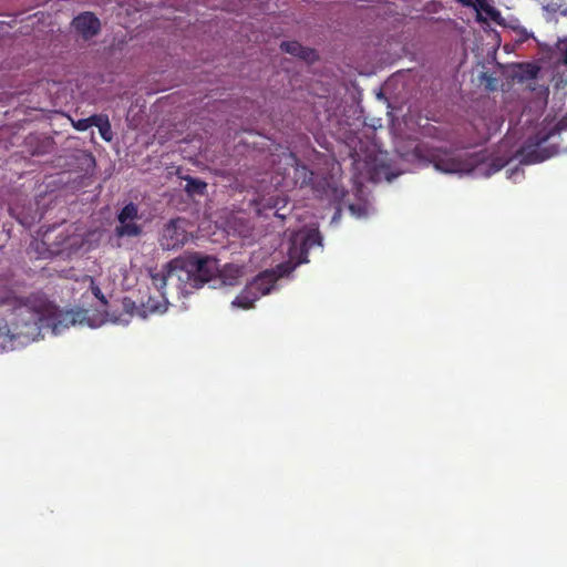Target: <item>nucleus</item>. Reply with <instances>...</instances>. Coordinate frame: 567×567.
Listing matches in <instances>:
<instances>
[{
	"instance_id": "18",
	"label": "nucleus",
	"mask_w": 567,
	"mask_h": 567,
	"mask_svg": "<svg viewBox=\"0 0 567 567\" xmlns=\"http://www.w3.org/2000/svg\"><path fill=\"white\" fill-rule=\"evenodd\" d=\"M254 290L247 285L241 292L233 300L231 305L241 309H250L258 300L252 293Z\"/></svg>"
},
{
	"instance_id": "9",
	"label": "nucleus",
	"mask_w": 567,
	"mask_h": 567,
	"mask_svg": "<svg viewBox=\"0 0 567 567\" xmlns=\"http://www.w3.org/2000/svg\"><path fill=\"white\" fill-rule=\"evenodd\" d=\"M72 27L83 39L89 40L100 32L101 22L92 12H83L73 19Z\"/></svg>"
},
{
	"instance_id": "10",
	"label": "nucleus",
	"mask_w": 567,
	"mask_h": 567,
	"mask_svg": "<svg viewBox=\"0 0 567 567\" xmlns=\"http://www.w3.org/2000/svg\"><path fill=\"white\" fill-rule=\"evenodd\" d=\"M56 230L58 229L55 227H53L50 230H47L43 234V238H42L43 245L48 246V250L52 255H59L71 246V245H69V240L71 239V236L65 230H59L56 233V235L54 236V239L52 238V235Z\"/></svg>"
},
{
	"instance_id": "13",
	"label": "nucleus",
	"mask_w": 567,
	"mask_h": 567,
	"mask_svg": "<svg viewBox=\"0 0 567 567\" xmlns=\"http://www.w3.org/2000/svg\"><path fill=\"white\" fill-rule=\"evenodd\" d=\"M12 279L7 274H0V308L9 309L18 299Z\"/></svg>"
},
{
	"instance_id": "12",
	"label": "nucleus",
	"mask_w": 567,
	"mask_h": 567,
	"mask_svg": "<svg viewBox=\"0 0 567 567\" xmlns=\"http://www.w3.org/2000/svg\"><path fill=\"white\" fill-rule=\"evenodd\" d=\"M141 306L143 317L165 312L168 306L166 292L150 295L145 301H142Z\"/></svg>"
},
{
	"instance_id": "8",
	"label": "nucleus",
	"mask_w": 567,
	"mask_h": 567,
	"mask_svg": "<svg viewBox=\"0 0 567 567\" xmlns=\"http://www.w3.org/2000/svg\"><path fill=\"white\" fill-rule=\"evenodd\" d=\"M430 161L434 164V167L437 171L443 173H461L473 169L472 163H467L447 154L441 155L439 153H433L431 154Z\"/></svg>"
},
{
	"instance_id": "19",
	"label": "nucleus",
	"mask_w": 567,
	"mask_h": 567,
	"mask_svg": "<svg viewBox=\"0 0 567 567\" xmlns=\"http://www.w3.org/2000/svg\"><path fill=\"white\" fill-rule=\"evenodd\" d=\"M94 126L99 128L100 135L104 141H106V142L112 141L113 132H112L111 123H110L107 115L96 114V120H95Z\"/></svg>"
},
{
	"instance_id": "23",
	"label": "nucleus",
	"mask_w": 567,
	"mask_h": 567,
	"mask_svg": "<svg viewBox=\"0 0 567 567\" xmlns=\"http://www.w3.org/2000/svg\"><path fill=\"white\" fill-rule=\"evenodd\" d=\"M93 293H94V296H95L97 299H100L102 302H104V303L106 302L105 297L102 295V292H101V290H100V288H99V287L93 288Z\"/></svg>"
},
{
	"instance_id": "14",
	"label": "nucleus",
	"mask_w": 567,
	"mask_h": 567,
	"mask_svg": "<svg viewBox=\"0 0 567 567\" xmlns=\"http://www.w3.org/2000/svg\"><path fill=\"white\" fill-rule=\"evenodd\" d=\"M280 49L293 56H298L303 61L313 62L318 59L313 49L305 48L297 41H286L280 44Z\"/></svg>"
},
{
	"instance_id": "11",
	"label": "nucleus",
	"mask_w": 567,
	"mask_h": 567,
	"mask_svg": "<svg viewBox=\"0 0 567 567\" xmlns=\"http://www.w3.org/2000/svg\"><path fill=\"white\" fill-rule=\"evenodd\" d=\"M287 164L293 168V179L300 187L308 186L312 182L313 173L306 165L301 164L293 153L286 156Z\"/></svg>"
},
{
	"instance_id": "2",
	"label": "nucleus",
	"mask_w": 567,
	"mask_h": 567,
	"mask_svg": "<svg viewBox=\"0 0 567 567\" xmlns=\"http://www.w3.org/2000/svg\"><path fill=\"white\" fill-rule=\"evenodd\" d=\"M216 270V258L193 252L174 258L159 270L151 268L148 275L157 293L165 292L167 284H172L182 295H188L209 282Z\"/></svg>"
},
{
	"instance_id": "7",
	"label": "nucleus",
	"mask_w": 567,
	"mask_h": 567,
	"mask_svg": "<svg viewBox=\"0 0 567 567\" xmlns=\"http://www.w3.org/2000/svg\"><path fill=\"white\" fill-rule=\"evenodd\" d=\"M285 265H279L278 270L280 271L277 276L275 271L265 270L257 275L248 286L251 288L252 293L259 299L262 296L270 293V291L275 288L278 277L282 276L286 270L284 269Z\"/></svg>"
},
{
	"instance_id": "16",
	"label": "nucleus",
	"mask_w": 567,
	"mask_h": 567,
	"mask_svg": "<svg viewBox=\"0 0 567 567\" xmlns=\"http://www.w3.org/2000/svg\"><path fill=\"white\" fill-rule=\"evenodd\" d=\"M183 179L186 182L184 186V190L186 194L190 197L194 196H204L207 192V183L196 178L192 177L189 175L183 177Z\"/></svg>"
},
{
	"instance_id": "20",
	"label": "nucleus",
	"mask_w": 567,
	"mask_h": 567,
	"mask_svg": "<svg viewBox=\"0 0 567 567\" xmlns=\"http://www.w3.org/2000/svg\"><path fill=\"white\" fill-rule=\"evenodd\" d=\"M95 120H96V114H93L86 118H81V120L76 121L75 123H73V126L78 131H86L91 126H94Z\"/></svg>"
},
{
	"instance_id": "17",
	"label": "nucleus",
	"mask_w": 567,
	"mask_h": 567,
	"mask_svg": "<svg viewBox=\"0 0 567 567\" xmlns=\"http://www.w3.org/2000/svg\"><path fill=\"white\" fill-rule=\"evenodd\" d=\"M539 72L540 68L535 63H519L517 65L516 78L518 79L519 82L535 80L538 78Z\"/></svg>"
},
{
	"instance_id": "1",
	"label": "nucleus",
	"mask_w": 567,
	"mask_h": 567,
	"mask_svg": "<svg viewBox=\"0 0 567 567\" xmlns=\"http://www.w3.org/2000/svg\"><path fill=\"white\" fill-rule=\"evenodd\" d=\"M75 319L70 313H62L47 298L40 295L20 297L0 319V334L10 339L24 338L25 341H35L42 337V331L50 329L59 334Z\"/></svg>"
},
{
	"instance_id": "21",
	"label": "nucleus",
	"mask_w": 567,
	"mask_h": 567,
	"mask_svg": "<svg viewBox=\"0 0 567 567\" xmlns=\"http://www.w3.org/2000/svg\"><path fill=\"white\" fill-rule=\"evenodd\" d=\"M480 7L483 11H485L492 19H496V17H499V12L493 8L492 6L487 4L484 0L480 2Z\"/></svg>"
},
{
	"instance_id": "25",
	"label": "nucleus",
	"mask_w": 567,
	"mask_h": 567,
	"mask_svg": "<svg viewBox=\"0 0 567 567\" xmlns=\"http://www.w3.org/2000/svg\"><path fill=\"white\" fill-rule=\"evenodd\" d=\"M566 62H567V55H566Z\"/></svg>"
},
{
	"instance_id": "3",
	"label": "nucleus",
	"mask_w": 567,
	"mask_h": 567,
	"mask_svg": "<svg viewBox=\"0 0 567 567\" xmlns=\"http://www.w3.org/2000/svg\"><path fill=\"white\" fill-rule=\"evenodd\" d=\"M563 130L560 123H558L549 132H538L535 136L529 137L525 144L518 151L520 162L523 164H536L544 162L558 153L557 145H550L545 147L544 145L555 135L559 134Z\"/></svg>"
},
{
	"instance_id": "22",
	"label": "nucleus",
	"mask_w": 567,
	"mask_h": 567,
	"mask_svg": "<svg viewBox=\"0 0 567 567\" xmlns=\"http://www.w3.org/2000/svg\"><path fill=\"white\" fill-rule=\"evenodd\" d=\"M504 167V162L502 159H496L489 165L488 175L494 174L501 171Z\"/></svg>"
},
{
	"instance_id": "15",
	"label": "nucleus",
	"mask_w": 567,
	"mask_h": 567,
	"mask_svg": "<svg viewBox=\"0 0 567 567\" xmlns=\"http://www.w3.org/2000/svg\"><path fill=\"white\" fill-rule=\"evenodd\" d=\"M218 262V260L216 259ZM218 275L221 282L226 286H235L238 284L239 278L243 275V269L239 266L227 264L223 267V269H219V265L217 264V270L214 272L209 281Z\"/></svg>"
},
{
	"instance_id": "4",
	"label": "nucleus",
	"mask_w": 567,
	"mask_h": 567,
	"mask_svg": "<svg viewBox=\"0 0 567 567\" xmlns=\"http://www.w3.org/2000/svg\"><path fill=\"white\" fill-rule=\"evenodd\" d=\"M315 246H321V236L318 229L297 233L290 240L289 257L298 265L308 262L309 250Z\"/></svg>"
},
{
	"instance_id": "6",
	"label": "nucleus",
	"mask_w": 567,
	"mask_h": 567,
	"mask_svg": "<svg viewBox=\"0 0 567 567\" xmlns=\"http://www.w3.org/2000/svg\"><path fill=\"white\" fill-rule=\"evenodd\" d=\"M187 241V233L178 225V220L172 219L164 227L159 238V245L164 250H174Z\"/></svg>"
},
{
	"instance_id": "5",
	"label": "nucleus",
	"mask_w": 567,
	"mask_h": 567,
	"mask_svg": "<svg viewBox=\"0 0 567 567\" xmlns=\"http://www.w3.org/2000/svg\"><path fill=\"white\" fill-rule=\"evenodd\" d=\"M138 207L134 203L126 204L117 214L118 225L114 233L118 238L138 237L143 233V227L136 223L138 219Z\"/></svg>"
},
{
	"instance_id": "24",
	"label": "nucleus",
	"mask_w": 567,
	"mask_h": 567,
	"mask_svg": "<svg viewBox=\"0 0 567 567\" xmlns=\"http://www.w3.org/2000/svg\"><path fill=\"white\" fill-rule=\"evenodd\" d=\"M462 3H464L465 6H471L472 2L471 0H460Z\"/></svg>"
}]
</instances>
